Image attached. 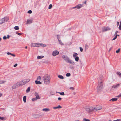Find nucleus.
<instances>
[{"label": "nucleus", "instance_id": "nucleus-29", "mask_svg": "<svg viewBox=\"0 0 121 121\" xmlns=\"http://www.w3.org/2000/svg\"><path fill=\"white\" fill-rule=\"evenodd\" d=\"M78 54L77 53H75L73 54V56L74 58L77 57Z\"/></svg>", "mask_w": 121, "mask_h": 121}, {"label": "nucleus", "instance_id": "nucleus-6", "mask_svg": "<svg viewBox=\"0 0 121 121\" xmlns=\"http://www.w3.org/2000/svg\"><path fill=\"white\" fill-rule=\"evenodd\" d=\"M110 29L108 27H106L102 28V30L103 32L106 31L110 30Z\"/></svg>", "mask_w": 121, "mask_h": 121}, {"label": "nucleus", "instance_id": "nucleus-62", "mask_svg": "<svg viewBox=\"0 0 121 121\" xmlns=\"http://www.w3.org/2000/svg\"><path fill=\"white\" fill-rule=\"evenodd\" d=\"M86 1L84 2V3L85 4H86Z\"/></svg>", "mask_w": 121, "mask_h": 121}, {"label": "nucleus", "instance_id": "nucleus-36", "mask_svg": "<svg viewBox=\"0 0 121 121\" xmlns=\"http://www.w3.org/2000/svg\"><path fill=\"white\" fill-rule=\"evenodd\" d=\"M57 39H58V40H60V36L59 35H57Z\"/></svg>", "mask_w": 121, "mask_h": 121}, {"label": "nucleus", "instance_id": "nucleus-61", "mask_svg": "<svg viewBox=\"0 0 121 121\" xmlns=\"http://www.w3.org/2000/svg\"><path fill=\"white\" fill-rule=\"evenodd\" d=\"M116 39L115 38V37L113 38V39H112V40H113L115 39Z\"/></svg>", "mask_w": 121, "mask_h": 121}, {"label": "nucleus", "instance_id": "nucleus-58", "mask_svg": "<svg viewBox=\"0 0 121 121\" xmlns=\"http://www.w3.org/2000/svg\"><path fill=\"white\" fill-rule=\"evenodd\" d=\"M18 35H21V34L20 33H17V32L16 33Z\"/></svg>", "mask_w": 121, "mask_h": 121}, {"label": "nucleus", "instance_id": "nucleus-52", "mask_svg": "<svg viewBox=\"0 0 121 121\" xmlns=\"http://www.w3.org/2000/svg\"><path fill=\"white\" fill-rule=\"evenodd\" d=\"M12 56H13V57H15V55L13 54H11V55Z\"/></svg>", "mask_w": 121, "mask_h": 121}, {"label": "nucleus", "instance_id": "nucleus-10", "mask_svg": "<svg viewBox=\"0 0 121 121\" xmlns=\"http://www.w3.org/2000/svg\"><path fill=\"white\" fill-rule=\"evenodd\" d=\"M17 83V84L18 85L19 87L20 86H22L24 85L23 81H21L20 82H18Z\"/></svg>", "mask_w": 121, "mask_h": 121}, {"label": "nucleus", "instance_id": "nucleus-1", "mask_svg": "<svg viewBox=\"0 0 121 121\" xmlns=\"http://www.w3.org/2000/svg\"><path fill=\"white\" fill-rule=\"evenodd\" d=\"M103 78L102 77L99 78V83L98 86L97 87L98 92H100L102 89L103 85Z\"/></svg>", "mask_w": 121, "mask_h": 121}, {"label": "nucleus", "instance_id": "nucleus-19", "mask_svg": "<svg viewBox=\"0 0 121 121\" xmlns=\"http://www.w3.org/2000/svg\"><path fill=\"white\" fill-rule=\"evenodd\" d=\"M32 20L30 19H28L27 21V24H30L32 23Z\"/></svg>", "mask_w": 121, "mask_h": 121}, {"label": "nucleus", "instance_id": "nucleus-23", "mask_svg": "<svg viewBox=\"0 0 121 121\" xmlns=\"http://www.w3.org/2000/svg\"><path fill=\"white\" fill-rule=\"evenodd\" d=\"M30 87H29L26 90V92L28 93L30 91Z\"/></svg>", "mask_w": 121, "mask_h": 121}, {"label": "nucleus", "instance_id": "nucleus-41", "mask_svg": "<svg viewBox=\"0 0 121 121\" xmlns=\"http://www.w3.org/2000/svg\"><path fill=\"white\" fill-rule=\"evenodd\" d=\"M83 120L84 121H90V120L89 119H87L85 118H84Z\"/></svg>", "mask_w": 121, "mask_h": 121}, {"label": "nucleus", "instance_id": "nucleus-3", "mask_svg": "<svg viewBox=\"0 0 121 121\" xmlns=\"http://www.w3.org/2000/svg\"><path fill=\"white\" fill-rule=\"evenodd\" d=\"M9 19V18L7 17H5L0 20V24H1L3 23L6 22Z\"/></svg>", "mask_w": 121, "mask_h": 121}, {"label": "nucleus", "instance_id": "nucleus-26", "mask_svg": "<svg viewBox=\"0 0 121 121\" xmlns=\"http://www.w3.org/2000/svg\"><path fill=\"white\" fill-rule=\"evenodd\" d=\"M75 59L76 61V62H78V61L79 59V58L78 56L76 57L75 58Z\"/></svg>", "mask_w": 121, "mask_h": 121}, {"label": "nucleus", "instance_id": "nucleus-15", "mask_svg": "<svg viewBox=\"0 0 121 121\" xmlns=\"http://www.w3.org/2000/svg\"><path fill=\"white\" fill-rule=\"evenodd\" d=\"M67 63H70L71 64H72L73 65H75V63L74 62L73 60L70 59L69 60Z\"/></svg>", "mask_w": 121, "mask_h": 121}, {"label": "nucleus", "instance_id": "nucleus-57", "mask_svg": "<svg viewBox=\"0 0 121 121\" xmlns=\"http://www.w3.org/2000/svg\"><path fill=\"white\" fill-rule=\"evenodd\" d=\"M44 45V44H41V46H43L44 47H45V46H46V45H45V46H43V45Z\"/></svg>", "mask_w": 121, "mask_h": 121}, {"label": "nucleus", "instance_id": "nucleus-28", "mask_svg": "<svg viewBox=\"0 0 121 121\" xmlns=\"http://www.w3.org/2000/svg\"><path fill=\"white\" fill-rule=\"evenodd\" d=\"M6 81H5L2 80L0 81V84L4 83L6 82Z\"/></svg>", "mask_w": 121, "mask_h": 121}, {"label": "nucleus", "instance_id": "nucleus-63", "mask_svg": "<svg viewBox=\"0 0 121 121\" xmlns=\"http://www.w3.org/2000/svg\"><path fill=\"white\" fill-rule=\"evenodd\" d=\"M34 7L35 8H36V5H34Z\"/></svg>", "mask_w": 121, "mask_h": 121}, {"label": "nucleus", "instance_id": "nucleus-20", "mask_svg": "<svg viewBox=\"0 0 121 121\" xmlns=\"http://www.w3.org/2000/svg\"><path fill=\"white\" fill-rule=\"evenodd\" d=\"M35 82L36 84H42L41 82L39 81H38L37 80L35 81Z\"/></svg>", "mask_w": 121, "mask_h": 121}, {"label": "nucleus", "instance_id": "nucleus-8", "mask_svg": "<svg viewBox=\"0 0 121 121\" xmlns=\"http://www.w3.org/2000/svg\"><path fill=\"white\" fill-rule=\"evenodd\" d=\"M59 52L57 50L54 51L52 52V55L54 56H55L59 54Z\"/></svg>", "mask_w": 121, "mask_h": 121}, {"label": "nucleus", "instance_id": "nucleus-46", "mask_svg": "<svg viewBox=\"0 0 121 121\" xmlns=\"http://www.w3.org/2000/svg\"><path fill=\"white\" fill-rule=\"evenodd\" d=\"M37 99H35V98H33L32 99V101H34L35 100H37Z\"/></svg>", "mask_w": 121, "mask_h": 121}, {"label": "nucleus", "instance_id": "nucleus-27", "mask_svg": "<svg viewBox=\"0 0 121 121\" xmlns=\"http://www.w3.org/2000/svg\"><path fill=\"white\" fill-rule=\"evenodd\" d=\"M26 96H24L23 97V100L24 103H25L26 102Z\"/></svg>", "mask_w": 121, "mask_h": 121}, {"label": "nucleus", "instance_id": "nucleus-13", "mask_svg": "<svg viewBox=\"0 0 121 121\" xmlns=\"http://www.w3.org/2000/svg\"><path fill=\"white\" fill-rule=\"evenodd\" d=\"M30 80L29 79H27L24 80L23 81L24 84H26Z\"/></svg>", "mask_w": 121, "mask_h": 121}, {"label": "nucleus", "instance_id": "nucleus-16", "mask_svg": "<svg viewBox=\"0 0 121 121\" xmlns=\"http://www.w3.org/2000/svg\"><path fill=\"white\" fill-rule=\"evenodd\" d=\"M35 95L36 96V99H40V98L39 97V95L38 93L37 92H35Z\"/></svg>", "mask_w": 121, "mask_h": 121}, {"label": "nucleus", "instance_id": "nucleus-5", "mask_svg": "<svg viewBox=\"0 0 121 121\" xmlns=\"http://www.w3.org/2000/svg\"><path fill=\"white\" fill-rule=\"evenodd\" d=\"M102 108V107L100 106H97L95 108L94 107V110L97 111L100 110Z\"/></svg>", "mask_w": 121, "mask_h": 121}, {"label": "nucleus", "instance_id": "nucleus-48", "mask_svg": "<svg viewBox=\"0 0 121 121\" xmlns=\"http://www.w3.org/2000/svg\"><path fill=\"white\" fill-rule=\"evenodd\" d=\"M69 88L70 89H72V90H74V88H73V87H70Z\"/></svg>", "mask_w": 121, "mask_h": 121}, {"label": "nucleus", "instance_id": "nucleus-44", "mask_svg": "<svg viewBox=\"0 0 121 121\" xmlns=\"http://www.w3.org/2000/svg\"><path fill=\"white\" fill-rule=\"evenodd\" d=\"M120 120H120V119H117V120H114L113 121H112L110 120H109L108 121H119Z\"/></svg>", "mask_w": 121, "mask_h": 121}, {"label": "nucleus", "instance_id": "nucleus-60", "mask_svg": "<svg viewBox=\"0 0 121 121\" xmlns=\"http://www.w3.org/2000/svg\"><path fill=\"white\" fill-rule=\"evenodd\" d=\"M76 93L75 92H73V95H75L76 94Z\"/></svg>", "mask_w": 121, "mask_h": 121}, {"label": "nucleus", "instance_id": "nucleus-40", "mask_svg": "<svg viewBox=\"0 0 121 121\" xmlns=\"http://www.w3.org/2000/svg\"><path fill=\"white\" fill-rule=\"evenodd\" d=\"M52 4H50V5H49V7H48V9H51L52 8Z\"/></svg>", "mask_w": 121, "mask_h": 121}, {"label": "nucleus", "instance_id": "nucleus-12", "mask_svg": "<svg viewBox=\"0 0 121 121\" xmlns=\"http://www.w3.org/2000/svg\"><path fill=\"white\" fill-rule=\"evenodd\" d=\"M120 84H117L115 85H114L112 86V88H113L116 89L119 86Z\"/></svg>", "mask_w": 121, "mask_h": 121}, {"label": "nucleus", "instance_id": "nucleus-51", "mask_svg": "<svg viewBox=\"0 0 121 121\" xmlns=\"http://www.w3.org/2000/svg\"><path fill=\"white\" fill-rule=\"evenodd\" d=\"M62 99V98H60V97H59L58 98V100H61Z\"/></svg>", "mask_w": 121, "mask_h": 121}, {"label": "nucleus", "instance_id": "nucleus-33", "mask_svg": "<svg viewBox=\"0 0 121 121\" xmlns=\"http://www.w3.org/2000/svg\"><path fill=\"white\" fill-rule=\"evenodd\" d=\"M58 41H59V43L61 45H64V44L62 42V41H61L60 40H59Z\"/></svg>", "mask_w": 121, "mask_h": 121}, {"label": "nucleus", "instance_id": "nucleus-4", "mask_svg": "<svg viewBox=\"0 0 121 121\" xmlns=\"http://www.w3.org/2000/svg\"><path fill=\"white\" fill-rule=\"evenodd\" d=\"M85 109L89 113H90L94 111V107H86Z\"/></svg>", "mask_w": 121, "mask_h": 121}, {"label": "nucleus", "instance_id": "nucleus-18", "mask_svg": "<svg viewBox=\"0 0 121 121\" xmlns=\"http://www.w3.org/2000/svg\"><path fill=\"white\" fill-rule=\"evenodd\" d=\"M33 117L35 118H39V115L38 114H35L33 115Z\"/></svg>", "mask_w": 121, "mask_h": 121}, {"label": "nucleus", "instance_id": "nucleus-45", "mask_svg": "<svg viewBox=\"0 0 121 121\" xmlns=\"http://www.w3.org/2000/svg\"><path fill=\"white\" fill-rule=\"evenodd\" d=\"M80 51L82 52L83 51V48L81 47H80Z\"/></svg>", "mask_w": 121, "mask_h": 121}, {"label": "nucleus", "instance_id": "nucleus-31", "mask_svg": "<svg viewBox=\"0 0 121 121\" xmlns=\"http://www.w3.org/2000/svg\"><path fill=\"white\" fill-rule=\"evenodd\" d=\"M116 73L118 75H119V76L121 78V73L119 72H117Z\"/></svg>", "mask_w": 121, "mask_h": 121}, {"label": "nucleus", "instance_id": "nucleus-21", "mask_svg": "<svg viewBox=\"0 0 121 121\" xmlns=\"http://www.w3.org/2000/svg\"><path fill=\"white\" fill-rule=\"evenodd\" d=\"M117 99L116 98H112L110 100V101L111 100L112 101H117Z\"/></svg>", "mask_w": 121, "mask_h": 121}, {"label": "nucleus", "instance_id": "nucleus-42", "mask_svg": "<svg viewBox=\"0 0 121 121\" xmlns=\"http://www.w3.org/2000/svg\"><path fill=\"white\" fill-rule=\"evenodd\" d=\"M88 46L87 45H85V48L86 49H87L88 48Z\"/></svg>", "mask_w": 121, "mask_h": 121}, {"label": "nucleus", "instance_id": "nucleus-47", "mask_svg": "<svg viewBox=\"0 0 121 121\" xmlns=\"http://www.w3.org/2000/svg\"><path fill=\"white\" fill-rule=\"evenodd\" d=\"M117 97H121V93L120 94L117 96Z\"/></svg>", "mask_w": 121, "mask_h": 121}, {"label": "nucleus", "instance_id": "nucleus-59", "mask_svg": "<svg viewBox=\"0 0 121 121\" xmlns=\"http://www.w3.org/2000/svg\"><path fill=\"white\" fill-rule=\"evenodd\" d=\"M118 31H116L115 32V34H117L118 33Z\"/></svg>", "mask_w": 121, "mask_h": 121}, {"label": "nucleus", "instance_id": "nucleus-14", "mask_svg": "<svg viewBox=\"0 0 121 121\" xmlns=\"http://www.w3.org/2000/svg\"><path fill=\"white\" fill-rule=\"evenodd\" d=\"M82 5L81 4H79L77 5L76 6H75L74 7H73L72 8L73 9H74V8H77L78 9H80L81 7H82Z\"/></svg>", "mask_w": 121, "mask_h": 121}, {"label": "nucleus", "instance_id": "nucleus-25", "mask_svg": "<svg viewBox=\"0 0 121 121\" xmlns=\"http://www.w3.org/2000/svg\"><path fill=\"white\" fill-rule=\"evenodd\" d=\"M58 77L60 79H64L63 77L61 75H58Z\"/></svg>", "mask_w": 121, "mask_h": 121}, {"label": "nucleus", "instance_id": "nucleus-2", "mask_svg": "<svg viewBox=\"0 0 121 121\" xmlns=\"http://www.w3.org/2000/svg\"><path fill=\"white\" fill-rule=\"evenodd\" d=\"M44 81L45 84H48L50 82V76L48 75H45L43 77Z\"/></svg>", "mask_w": 121, "mask_h": 121}, {"label": "nucleus", "instance_id": "nucleus-37", "mask_svg": "<svg viewBox=\"0 0 121 121\" xmlns=\"http://www.w3.org/2000/svg\"><path fill=\"white\" fill-rule=\"evenodd\" d=\"M70 75L71 74L69 73H68L66 74V76L67 77H69Z\"/></svg>", "mask_w": 121, "mask_h": 121}, {"label": "nucleus", "instance_id": "nucleus-9", "mask_svg": "<svg viewBox=\"0 0 121 121\" xmlns=\"http://www.w3.org/2000/svg\"><path fill=\"white\" fill-rule=\"evenodd\" d=\"M40 45H41L39 43H33L31 44V46L32 47L39 46Z\"/></svg>", "mask_w": 121, "mask_h": 121}, {"label": "nucleus", "instance_id": "nucleus-7", "mask_svg": "<svg viewBox=\"0 0 121 121\" xmlns=\"http://www.w3.org/2000/svg\"><path fill=\"white\" fill-rule=\"evenodd\" d=\"M62 57L67 62H68L69 59V58L67 56H65L64 55Z\"/></svg>", "mask_w": 121, "mask_h": 121}, {"label": "nucleus", "instance_id": "nucleus-34", "mask_svg": "<svg viewBox=\"0 0 121 121\" xmlns=\"http://www.w3.org/2000/svg\"><path fill=\"white\" fill-rule=\"evenodd\" d=\"M119 29L120 30H121V21L120 22V24L119 27Z\"/></svg>", "mask_w": 121, "mask_h": 121}, {"label": "nucleus", "instance_id": "nucleus-56", "mask_svg": "<svg viewBox=\"0 0 121 121\" xmlns=\"http://www.w3.org/2000/svg\"><path fill=\"white\" fill-rule=\"evenodd\" d=\"M112 48H113L112 46V47L110 48L109 49V51H110L111 50V49Z\"/></svg>", "mask_w": 121, "mask_h": 121}, {"label": "nucleus", "instance_id": "nucleus-64", "mask_svg": "<svg viewBox=\"0 0 121 121\" xmlns=\"http://www.w3.org/2000/svg\"><path fill=\"white\" fill-rule=\"evenodd\" d=\"M117 37V36L116 35L115 37V38L116 39Z\"/></svg>", "mask_w": 121, "mask_h": 121}, {"label": "nucleus", "instance_id": "nucleus-30", "mask_svg": "<svg viewBox=\"0 0 121 121\" xmlns=\"http://www.w3.org/2000/svg\"><path fill=\"white\" fill-rule=\"evenodd\" d=\"M44 57L43 56H37V58L38 59H40L43 58Z\"/></svg>", "mask_w": 121, "mask_h": 121}, {"label": "nucleus", "instance_id": "nucleus-38", "mask_svg": "<svg viewBox=\"0 0 121 121\" xmlns=\"http://www.w3.org/2000/svg\"><path fill=\"white\" fill-rule=\"evenodd\" d=\"M41 79V77L40 76H38L37 78V80H40Z\"/></svg>", "mask_w": 121, "mask_h": 121}, {"label": "nucleus", "instance_id": "nucleus-17", "mask_svg": "<svg viewBox=\"0 0 121 121\" xmlns=\"http://www.w3.org/2000/svg\"><path fill=\"white\" fill-rule=\"evenodd\" d=\"M62 107L60 106L59 105L57 107H53V108L54 109H57L58 108H62Z\"/></svg>", "mask_w": 121, "mask_h": 121}, {"label": "nucleus", "instance_id": "nucleus-35", "mask_svg": "<svg viewBox=\"0 0 121 121\" xmlns=\"http://www.w3.org/2000/svg\"><path fill=\"white\" fill-rule=\"evenodd\" d=\"M0 119L4 120H5V118L4 117H1L0 116Z\"/></svg>", "mask_w": 121, "mask_h": 121}, {"label": "nucleus", "instance_id": "nucleus-50", "mask_svg": "<svg viewBox=\"0 0 121 121\" xmlns=\"http://www.w3.org/2000/svg\"><path fill=\"white\" fill-rule=\"evenodd\" d=\"M18 65L17 64H15L14 65V67H16Z\"/></svg>", "mask_w": 121, "mask_h": 121}, {"label": "nucleus", "instance_id": "nucleus-54", "mask_svg": "<svg viewBox=\"0 0 121 121\" xmlns=\"http://www.w3.org/2000/svg\"><path fill=\"white\" fill-rule=\"evenodd\" d=\"M10 37V36L9 35H8L7 36V37H6V38H8V39H9V38Z\"/></svg>", "mask_w": 121, "mask_h": 121}, {"label": "nucleus", "instance_id": "nucleus-32", "mask_svg": "<svg viewBox=\"0 0 121 121\" xmlns=\"http://www.w3.org/2000/svg\"><path fill=\"white\" fill-rule=\"evenodd\" d=\"M14 28L15 30H18L19 29V28L18 26H16L14 27Z\"/></svg>", "mask_w": 121, "mask_h": 121}, {"label": "nucleus", "instance_id": "nucleus-43", "mask_svg": "<svg viewBox=\"0 0 121 121\" xmlns=\"http://www.w3.org/2000/svg\"><path fill=\"white\" fill-rule=\"evenodd\" d=\"M32 13V11L31 10H29L28 12V13L29 14H31Z\"/></svg>", "mask_w": 121, "mask_h": 121}, {"label": "nucleus", "instance_id": "nucleus-22", "mask_svg": "<svg viewBox=\"0 0 121 121\" xmlns=\"http://www.w3.org/2000/svg\"><path fill=\"white\" fill-rule=\"evenodd\" d=\"M42 110L43 111H45V112H47V111H49L50 110L49 108H44V109H42Z\"/></svg>", "mask_w": 121, "mask_h": 121}, {"label": "nucleus", "instance_id": "nucleus-24", "mask_svg": "<svg viewBox=\"0 0 121 121\" xmlns=\"http://www.w3.org/2000/svg\"><path fill=\"white\" fill-rule=\"evenodd\" d=\"M56 93H59V94H60V95H65L64 93L63 92H56Z\"/></svg>", "mask_w": 121, "mask_h": 121}, {"label": "nucleus", "instance_id": "nucleus-53", "mask_svg": "<svg viewBox=\"0 0 121 121\" xmlns=\"http://www.w3.org/2000/svg\"><path fill=\"white\" fill-rule=\"evenodd\" d=\"M12 53H10L9 52H8L7 53V55H11Z\"/></svg>", "mask_w": 121, "mask_h": 121}, {"label": "nucleus", "instance_id": "nucleus-11", "mask_svg": "<svg viewBox=\"0 0 121 121\" xmlns=\"http://www.w3.org/2000/svg\"><path fill=\"white\" fill-rule=\"evenodd\" d=\"M17 84V83L13 85L12 86V88L13 89H15L19 87L18 85Z\"/></svg>", "mask_w": 121, "mask_h": 121}, {"label": "nucleus", "instance_id": "nucleus-49", "mask_svg": "<svg viewBox=\"0 0 121 121\" xmlns=\"http://www.w3.org/2000/svg\"><path fill=\"white\" fill-rule=\"evenodd\" d=\"M3 38L4 39H6V37L5 36H4L3 37Z\"/></svg>", "mask_w": 121, "mask_h": 121}, {"label": "nucleus", "instance_id": "nucleus-39", "mask_svg": "<svg viewBox=\"0 0 121 121\" xmlns=\"http://www.w3.org/2000/svg\"><path fill=\"white\" fill-rule=\"evenodd\" d=\"M120 49L119 48L116 51V53H118L120 51Z\"/></svg>", "mask_w": 121, "mask_h": 121}, {"label": "nucleus", "instance_id": "nucleus-55", "mask_svg": "<svg viewBox=\"0 0 121 121\" xmlns=\"http://www.w3.org/2000/svg\"><path fill=\"white\" fill-rule=\"evenodd\" d=\"M2 94L1 93H0V97H1L2 96Z\"/></svg>", "mask_w": 121, "mask_h": 121}]
</instances>
